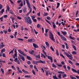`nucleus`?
Segmentation results:
<instances>
[{
    "label": "nucleus",
    "instance_id": "40",
    "mask_svg": "<svg viewBox=\"0 0 79 79\" xmlns=\"http://www.w3.org/2000/svg\"><path fill=\"white\" fill-rule=\"evenodd\" d=\"M53 77L54 79H58V78L56 76H53Z\"/></svg>",
    "mask_w": 79,
    "mask_h": 79
},
{
    "label": "nucleus",
    "instance_id": "34",
    "mask_svg": "<svg viewBox=\"0 0 79 79\" xmlns=\"http://www.w3.org/2000/svg\"><path fill=\"white\" fill-rule=\"evenodd\" d=\"M35 58H40V55H38L37 56H35Z\"/></svg>",
    "mask_w": 79,
    "mask_h": 79
},
{
    "label": "nucleus",
    "instance_id": "39",
    "mask_svg": "<svg viewBox=\"0 0 79 79\" xmlns=\"http://www.w3.org/2000/svg\"><path fill=\"white\" fill-rule=\"evenodd\" d=\"M23 6V2L22 1L21 3V4H20V6Z\"/></svg>",
    "mask_w": 79,
    "mask_h": 79
},
{
    "label": "nucleus",
    "instance_id": "47",
    "mask_svg": "<svg viewBox=\"0 0 79 79\" xmlns=\"http://www.w3.org/2000/svg\"><path fill=\"white\" fill-rule=\"evenodd\" d=\"M45 20H46V21L47 22V23H48V24H50V25H51V26L52 25V24H51V23H50V22L49 21H48L46 19Z\"/></svg>",
    "mask_w": 79,
    "mask_h": 79
},
{
    "label": "nucleus",
    "instance_id": "54",
    "mask_svg": "<svg viewBox=\"0 0 79 79\" xmlns=\"http://www.w3.org/2000/svg\"><path fill=\"white\" fill-rule=\"evenodd\" d=\"M47 19L48 20H50V19H51V18H50V17H47Z\"/></svg>",
    "mask_w": 79,
    "mask_h": 79
},
{
    "label": "nucleus",
    "instance_id": "27",
    "mask_svg": "<svg viewBox=\"0 0 79 79\" xmlns=\"http://www.w3.org/2000/svg\"><path fill=\"white\" fill-rule=\"evenodd\" d=\"M72 71H73V72L77 73V71L75 69H74L72 68Z\"/></svg>",
    "mask_w": 79,
    "mask_h": 79
},
{
    "label": "nucleus",
    "instance_id": "51",
    "mask_svg": "<svg viewBox=\"0 0 79 79\" xmlns=\"http://www.w3.org/2000/svg\"><path fill=\"white\" fill-rule=\"evenodd\" d=\"M11 27H14V28H15L16 27V26L15 25H12L11 26Z\"/></svg>",
    "mask_w": 79,
    "mask_h": 79
},
{
    "label": "nucleus",
    "instance_id": "53",
    "mask_svg": "<svg viewBox=\"0 0 79 79\" xmlns=\"http://www.w3.org/2000/svg\"><path fill=\"white\" fill-rule=\"evenodd\" d=\"M27 63L29 65H30V64H31V62L30 61H27Z\"/></svg>",
    "mask_w": 79,
    "mask_h": 79
},
{
    "label": "nucleus",
    "instance_id": "46",
    "mask_svg": "<svg viewBox=\"0 0 79 79\" xmlns=\"http://www.w3.org/2000/svg\"><path fill=\"white\" fill-rule=\"evenodd\" d=\"M41 55L42 57H43V56L44 58H45V55H44V54L41 53Z\"/></svg>",
    "mask_w": 79,
    "mask_h": 79
},
{
    "label": "nucleus",
    "instance_id": "37",
    "mask_svg": "<svg viewBox=\"0 0 79 79\" xmlns=\"http://www.w3.org/2000/svg\"><path fill=\"white\" fill-rule=\"evenodd\" d=\"M17 40H20L21 41H23V40H23V39L21 38H17Z\"/></svg>",
    "mask_w": 79,
    "mask_h": 79
},
{
    "label": "nucleus",
    "instance_id": "2",
    "mask_svg": "<svg viewBox=\"0 0 79 79\" xmlns=\"http://www.w3.org/2000/svg\"><path fill=\"white\" fill-rule=\"evenodd\" d=\"M49 37L50 39H51L52 40H53V41H54V42L55 39H54V37H53V35L52 33L50 31H49Z\"/></svg>",
    "mask_w": 79,
    "mask_h": 79
},
{
    "label": "nucleus",
    "instance_id": "36",
    "mask_svg": "<svg viewBox=\"0 0 79 79\" xmlns=\"http://www.w3.org/2000/svg\"><path fill=\"white\" fill-rule=\"evenodd\" d=\"M57 6L56 7V8H57L59 7V6H60V3L59 2H58L57 3Z\"/></svg>",
    "mask_w": 79,
    "mask_h": 79
},
{
    "label": "nucleus",
    "instance_id": "20",
    "mask_svg": "<svg viewBox=\"0 0 79 79\" xmlns=\"http://www.w3.org/2000/svg\"><path fill=\"white\" fill-rule=\"evenodd\" d=\"M61 74H59L58 75V77L59 78V79H61Z\"/></svg>",
    "mask_w": 79,
    "mask_h": 79
},
{
    "label": "nucleus",
    "instance_id": "3",
    "mask_svg": "<svg viewBox=\"0 0 79 79\" xmlns=\"http://www.w3.org/2000/svg\"><path fill=\"white\" fill-rule=\"evenodd\" d=\"M26 23H28L29 24H32V20L29 17H28L27 21V22Z\"/></svg>",
    "mask_w": 79,
    "mask_h": 79
},
{
    "label": "nucleus",
    "instance_id": "14",
    "mask_svg": "<svg viewBox=\"0 0 79 79\" xmlns=\"http://www.w3.org/2000/svg\"><path fill=\"white\" fill-rule=\"evenodd\" d=\"M27 10V8L26 7H24L23 8V11L24 13H26V12H27V10Z\"/></svg>",
    "mask_w": 79,
    "mask_h": 79
},
{
    "label": "nucleus",
    "instance_id": "35",
    "mask_svg": "<svg viewBox=\"0 0 79 79\" xmlns=\"http://www.w3.org/2000/svg\"><path fill=\"white\" fill-rule=\"evenodd\" d=\"M45 44L46 45H47V46H48V47H49V44H48V42H46Z\"/></svg>",
    "mask_w": 79,
    "mask_h": 79
},
{
    "label": "nucleus",
    "instance_id": "18",
    "mask_svg": "<svg viewBox=\"0 0 79 79\" xmlns=\"http://www.w3.org/2000/svg\"><path fill=\"white\" fill-rule=\"evenodd\" d=\"M22 71L24 73H27V74H29V73L28 72L25 71V70H24V69H22Z\"/></svg>",
    "mask_w": 79,
    "mask_h": 79
},
{
    "label": "nucleus",
    "instance_id": "45",
    "mask_svg": "<svg viewBox=\"0 0 79 79\" xmlns=\"http://www.w3.org/2000/svg\"><path fill=\"white\" fill-rule=\"evenodd\" d=\"M7 11H10V7H9V6H8V5L7 6Z\"/></svg>",
    "mask_w": 79,
    "mask_h": 79
},
{
    "label": "nucleus",
    "instance_id": "33",
    "mask_svg": "<svg viewBox=\"0 0 79 79\" xmlns=\"http://www.w3.org/2000/svg\"><path fill=\"white\" fill-rule=\"evenodd\" d=\"M40 63H44V64H45V61H43L42 60H40Z\"/></svg>",
    "mask_w": 79,
    "mask_h": 79
},
{
    "label": "nucleus",
    "instance_id": "6",
    "mask_svg": "<svg viewBox=\"0 0 79 79\" xmlns=\"http://www.w3.org/2000/svg\"><path fill=\"white\" fill-rule=\"evenodd\" d=\"M19 56H20L21 59H22V60L23 61H25V59L24 58V56H22V55L19 54Z\"/></svg>",
    "mask_w": 79,
    "mask_h": 79
},
{
    "label": "nucleus",
    "instance_id": "43",
    "mask_svg": "<svg viewBox=\"0 0 79 79\" xmlns=\"http://www.w3.org/2000/svg\"><path fill=\"white\" fill-rule=\"evenodd\" d=\"M56 54L57 55H58V56H59V53H58V51L57 50V49H56Z\"/></svg>",
    "mask_w": 79,
    "mask_h": 79
},
{
    "label": "nucleus",
    "instance_id": "41",
    "mask_svg": "<svg viewBox=\"0 0 79 79\" xmlns=\"http://www.w3.org/2000/svg\"><path fill=\"white\" fill-rule=\"evenodd\" d=\"M52 66L53 67V68H56V66L55 65V64H52Z\"/></svg>",
    "mask_w": 79,
    "mask_h": 79
},
{
    "label": "nucleus",
    "instance_id": "25",
    "mask_svg": "<svg viewBox=\"0 0 79 79\" xmlns=\"http://www.w3.org/2000/svg\"><path fill=\"white\" fill-rule=\"evenodd\" d=\"M62 74V77H63V78H64V77H66L67 76H66V74Z\"/></svg>",
    "mask_w": 79,
    "mask_h": 79
},
{
    "label": "nucleus",
    "instance_id": "61",
    "mask_svg": "<svg viewBox=\"0 0 79 79\" xmlns=\"http://www.w3.org/2000/svg\"><path fill=\"white\" fill-rule=\"evenodd\" d=\"M32 20L34 19L35 18V16H32L31 17Z\"/></svg>",
    "mask_w": 79,
    "mask_h": 79
},
{
    "label": "nucleus",
    "instance_id": "24",
    "mask_svg": "<svg viewBox=\"0 0 79 79\" xmlns=\"http://www.w3.org/2000/svg\"><path fill=\"white\" fill-rule=\"evenodd\" d=\"M69 38H70V39H72V40H74V39H75V38H74L73 37H72L71 35L69 36Z\"/></svg>",
    "mask_w": 79,
    "mask_h": 79
},
{
    "label": "nucleus",
    "instance_id": "56",
    "mask_svg": "<svg viewBox=\"0 0 79 79\" xmlns=\"http://www.w3.org/2000/svg\"><path fill=\"white\" fill-rule=\"evenodd\" d=\"M10 13L12 15L13 14V12L12 10H10Z\"/></svg>",
    "mask_w": 79,
    "mask_h": 79
},
{
    "label": "nucleus",
    "instance_id": "15",
    "mask_svg": "<svg viewBox=\"0 0 79 79\" xmlns=\"http://www.w3.org/2000/svg\"><path fill=\"white\" fill-rule=\"evenodd\" d=\"M64 44L66 45V49H68V48H69V47H68V44H67V43H64Z\"/></svg>",
    "mask_w": 79,
    "mask_h": 79
},
{
    "label": "nucleus",
    "instance_id": "49",
    "mask_svg": "<svg viewBox=\"0 0 79 79\" xmlns=\"http://www.w3.org/2000/svg\"><path fill=\"white\" fill-rule=\"evenodd\" d=\"M16 35H17V32L16 31L15 32V35H14V36L15 37V38H16Z\"/></svg>",
    "mask_w": 79,
    "mask_h": 79
},
{
    "label": "nucleus",
    "instance_id": "11",
    "mask_svg": "<svg viewBox=\"0 0 79 79\" xmlns=\"http://www.w3.org/2000/svg\"><path fill=\"white\" fill-rule=\"evenodd\" d=\"M33 45L34 48H38L39 46L37 45V44L33 43Z\"/></svg>",
    "mask_w": 79,
    "mask_h": 79
},
{
    "label": "nucleus",
    "instance_id": "7",
    "mask_svg": "<svg viewBox=\"0 0 79 79\" xmlns=\"http://www.w3.org/2000/svg\"><path fill=\"white\" fill-rule=\"evenodd\" d=\"M47 58L49 60H50L51 63H53V58L52 56H47Z\"/></svg>",
    "mask_w": 79,
    "mask_h": 79
},
{
    "label": "nucleus",
    "instance_id": "10",
    "mask_svg": "<svg viewBox=\"0 0 79 79\" xmlns=\"http://www.w3.org/2000/svg\"><path fill=\"white\" fill-rule=\"evenodd\" d=\"M35 40L34 39H30L29 40H28V42H35Z\"/></svg>",
    "mask_w": 79,
    "mask_h": 79
},
{
    "label": "nucleus",
    "instance_id": "26",
    "mask_svg": "<svg viewBox=\"0 0 79 79\" xmlns=\"http://www.w3.org/2000/svg\"><path fill=\"white\" fill-rule=\"evenodd\" d=\"M15 55L16 57H17V51H16V49H15Z\"/></svg>",
    "mask_w": 79,
    "mask_h": 79
},
{
    "label": "nucleus",
    "instance_id": "23",
    "mask_svg": "<svg viewBox=\"0 0 79 79\" xmlns=\"http://www.w3.org/2000/svg\"><path fill=\"white\" fill-rule=\"evenodd\" d=\"M34 68L35 69V70H36V71L37 72L39 71V70L37 69V67H36V66L35 65L34 66Z\"/></svg>",
    "mask_w": 79,
    "mask_h": 79
},
{
    "label": "nucleus",
    "instance_id": "30",
    "mask_svg": "<svg viewBox=\"0 0 79 79\" xmlns=\"http://www.w3.org/2000/svg\"><path fill=\"white\" fill-rule=\"evenodd\" d=\"M25 77H26V78H27V77L28 78H31V76L30 75H25Z\"/></svg>",
    "mask_w": 79,
    "mask_h": 79
},
{
    "label": "nucleus",
    "instance_id": "58",
    "mask_svg": "<svg viewBox=\"0 0 79 79\" xmlns=\"http://www.w3.org/2000/svg\"><path fill=\"white\" fill-rule=\"evenodd\" d=\"M1 51H2L3 52H5V48L2 49L1 50Z\"/></svg>",
    "mask_w": 79,
    "mask_h": 79
},
{
    "label": "nucleus",
    "instance_id": "28",
    "mask_svg": "<svg viewBox=\"0 0 79 79\" xmlns=\"http://www.w3.org/2000/svg\"><path fill=\"white\" fill-rule=\"evenodd\" d=\"M32 63L34 64H37V61H33Z\"/></svg>",
    "mask_w": 79,
    "mask_h": 79
},
{
    "label": "nucleus",
    "instance_id": "5",
    "mask_svg": "<svg viewBox=\"0 0 79 79\" xmlns=\"http://www.w3.org/2000/svg\"><path fill=\"white\" fill-rule=\"evenodd\" d=\"M64 54H65V55H66L67 57H69V58H73V55H69L68 54V53H67V52H64Z\"/></svg>",
    "mask_w": 79,
    "mask_h": 79
},
{
    "label": "nucleus",
    "instance_id": "32",
    "mask_svg": "<svg viewBox=\"0 0 79 79\" xmlns=\"http://www.w3.org/2000/svg\"><path fill=\"white\" fill-rule=\"evenodd\" d=\"M15 50V48L13 49V50H12L11 52H10L9 53V54H10V53H13V52Z\"/></svg>",
    "mask_w": 79,
    "mask_h": 79
},
{
    "label": "nucleus",
    "instance_id": "1",
    "mask_svg": "<svg viewBox=\"0 0 79 79\" xmlns=\"http://www.w3.org/2000/svg\"><path fill=\"white\" fill-rule=\"evenodd\" d=\"M26 1L29 8L30 9V11L27 14V15H29L31 13V11H32V8L31 7V4H30V3L29 2V0H26Z\"/></svg>",
    "mask_w": 79,
    "mask_h": 79
},
{
    "label": "nucleus",
    "instance_id": "62",
    "mask_svg": "<svg viewBox=\"0 0 79 79\" xmlns=\"http://www.w3.org/2000/svg\"><path fill=\"white\" fill-rule=\"evenodd\" d=\"M32 20L33 22H37V19H33Z\"/></svg>",
    "mask_w": 79,
    "mask_h": 79
},
{
    "label": "nucleus",
    "instance_id": "42",
    "mask_svg": "<svg viewBox=\"0 0 79 79\" xmlns=\"http://www.w3.org/2000/svg\"><path fill=\"white\" fill-rule=\"evenodd\" d=\"M50 48L51 50H52V51H53V52L54 51V49H53V47H52V46L50 47Z\"/></svg>",
    "mask_w": 79,
    "mask_h": 79
},
{
    "label": "nucleus",
    "instance_id": "8",
    "mask_svg": "<svg viewBox=\"0 0 79 79\" xmlns=\"http://www.w3.org/2000/svg\"><path fill=\"white\" fill-rule=\"evenodd\" d=\"M14 61L15 62H17V64H20V62H19V60H18V58H16L15 59H14Z\"/></svg>",
    "mask_w": 79,
    "mask_h": 79
},
{
    "label": "nucleus",
    "instance_id": "44",
    "mask_svg": "<svg viewBox=\"0 0 79 79\" xmlns=\"http://www.w3.org/2000/svg\"><path fill=\"white\" fill-rule=\"evenodd\" d=\"M3 32L5 33V34H6V33L8 32V31L4 30H3Z\"/></svg>",
    "mask_w": 79,
    "mask_h": 79
},
{
    "label": "nucleus",
    "instance_id": "50",
    "mask_svg": "<svg viewBox=\"0 0 79 79\" xmlns=\"http://www.w3.org/2000/svg\"><path fill=\"white\" fill-rule=\"evenodd\" d=\"M2 8H3V6H2V5L0 4V10L2 9Z\"/></svg>",
    "mask_w": 79,
    "mask_h": 79
},
{
    "label": "nucleus",
    "instance_id": "16",
    "mask_svg": "<svg viewBox=\"0 0 79 79\" xmlns=\"http://www.w3.org/2000/svg\"><path fill=\"white\" fill-rule=\"evenodd\" d=\"M27 58L28 60H32V58L29 56H27Z\"/></svg>",
    "mask_w": 79,
    "mask_h": 79
},
{
    "label": "nucleus",
    "instance_id": "29",
    "mask_svg": "<svg viewBox=\"0 0 79 79\" xmlns=\"http://www.w3.org/2000/svg\"><path fill=\"white\" fill-rule=\"evenodd\" d=\"M72 54L73 55H76V54H77V52H76V51H73L72 52Z\"/></svg>",
    "mask_w": 79,
    "mask_h": 79
},
{
    "label": "nucleus",
    "instance_id": "59",
    "mask_svg": "<svg viewBox=\"0 0 79 79\" xmlns=\"http://www.w3.org/2000/svg\"><path fill=\"white\" fill-rule=\"evenodd\" d=\"M34 30L35 32V34H37V33H38V32L36 31H35V29H34Z\"/></svg>",
    "mask_w": 79,
    "mask_h": 79
},
{
    "label": "nucleus",
    "instance_id": "21",
    "mask_svg": "<svg viewBox=\"0 0 79 79\" xmlns=\"http://www.w3.org/2000/svg\"><path fill=\"white\" fill-rule=\"evenodd\" d=\"M57 73L58 74H64V72L62 71H59L57 72Z\"/></svg>",
    "mask_w": 79,
    "mask_h": 79
},
{
    "label": "nucleus",
    "instance_id": "9",
    "mask_svg": "<svg viewBox=\"0 0 79 79\" xmlns=\"http://www.w3.org/2000/svg\"><path fill=\"white\" fill-rule=\"evenodd\" d=\"M60 37L63 40H64V41H66V38H65V37H64L63 35H61Z\"/></svg>",
    "mask_w": 79,
    "mask_h": 79
},
{
    "label": "nucleus",
    "instance_id": "38",
    "mask_svg": "<svg viewBox=\"0 0 79 79\" xmlns=\"http://www.w3.org/2000/svg\"><path fill=\"white\" fill-rule=\"evenodd\" d=\"M1 72L3 74H4V70H3V69L1 68Z\"/></svg>",
    "mask_w": 79,
    "mask_h": 79
},
{
    "label": "nucleus",
    "instance_id": "55",
    "mask_svg": "<svg viewBox=\"0 0 79 79\" xmlns=\"http://www.w3.org/2000/svg\"><path fill=\"white\" fill-rule=\"evenodd\" d=\"M63 68H64V69L65 70H66V69H67L66 66V65H63Z\"/></svg>",
    "mask_w": 79,
    "mask_h": 79
},
{
    "label": "nucleus",
    "instance_id": "52",
    "mask_svg": "<svg viewBox=\"0 0 79 79\" xmlns=\"http://www.w3.org/2000/svg\"><path fill=\"white\" fill-rule=\"evenodd\" d=\"M32 71L33 74H34V75H35V72L34 70H32Z\"/></svg>",
    "mask_w": 79,
    "mask_h": 79
},
{
    "label": "nucleus",
    "instance_id": "13",
    "mask_svg": "<svg viewBox=\"0 0 79 79\" xmlns=\"http://www.w3.org/2000/svg\"><path fill=\"white\" fill-rule=\"evenodd\" d=\"M52 24H53V27L54 29H55V28L56 27V25H55V22H52Z\"/></svg>",
    "mask_w": 79,
    "mask_h": 79
},
{
    "label": "nucleus",
    "instance_id": "48",
    "mask_svg": "<svg viewBox=\"0 0 79 79\" xmlns=\"http://www.w3.org/2000/svg\"><path fill=\"white\" fill-rule=\"evenodd\" d=\"M70 77L71 78V79H74V77H73L72 76V75H71L70 76Z\"/></svg>",
    "mask_w": 79,
    "mask_h": 79
},
{
    "label": "nucleus",
    "instance_id": "60",
    "mask_svg": "<svg viewBox=\"0 0 79 79\" xmlns=\"http://www.w3.org/2000/svg\"><path fill=\"white\" fill-rule=\"evenodd\" d=\"M0 20L2 22L3 21V16H2L1 18H0Z\"/></svg>",
    "mask_w": 79,
    "mask_h": 79
},
{
    "label": "nucleus",
    "instance_id": "22",
    "mask_svg": "<svg viewBox=\"0 0 79 79\" xmlns=\"http://www.w3.org/2000/svg\"><path fill=\"white\" fill-rule=\"evenodd\" d=\"M34 68L35 69V70H36V71L37 72L39 71V70L37 69V67H36V66L35 65L34 66Z\"/></svg>",
    "mask_w": 79,
    "mask_h": 79
},
{
    "label": "nucleus",
    "instance_id": "64",
    "mask_svg": "<svg viewBox=\"0 0 79 79\" xmlns=\"http://www.w3.org/2000/svg\"><path fill=\"white\" fill-rule=\"evenodd\" d=\"M44 16H47V15H48V13H46L45 12H44Z\"/></svg>",
    "mask_w": 79,
    "mask_h": 79
},
{
    "label": "nucleus",
    "instance_id": "31",
    "mask_svg": "<svg viewBox=\"0 0 79 79\" xmlns=\"http://www.w3.org/2000/svg\"><path fill=\"white\" fill-rule=\"evenodd\" d=\"M69 63H70V64H71L72 65L73 64V62L71 60H69L68 61Z\"/></svg>",
    "mask_w": 79,
    "mask_h": 79
},
{
    "label": "nucleus",
    "instance_id": "12",
    "mask_svg": "<svg viewBox=\"0 0 79 79\" xmlns=\"http://www.w3.org/2000/svg\"><path fill=\"white\" fill-rule=\"evenodd\" d=\"M61 32L63 35H65L67 34V32L66 31H61Z\"/></svg>",
    "mask_w": 79,
    "mask_h": 79
},
{
    "label": "nucleus",
    "instance_id": "63",
    "mask_svg": "<svg viewBox=\"0 0 79 79\" xmlns=\"http://www.w3.org/2000/svg\"><path fill=\"white\" fill-rule=\"evenodd\" d=\"M37 27H38V28H39L40 27V25H39V24H38L37 25Z\"/></svg>",
    "mask_w": 79,
    "mask_h": 79
},
{
    "label": "nucleus",
    "instance_id": "4",
    "mask_svg": "<svg viewBox=\"0 0 79 79\" xmlns=\"http://www.w3.org/2000/svg\"><path fill=\"white\" fill-rule=\"evenodd\" d=\"M18 51L19 53H20V54H21V55H23V56H27L26 54H25L24 52L21 51V50L19 49L18 50Z\"/></svg>",
    "mask_w": 79,
    "mask_h": 79
},
{
    "label": "nucleus",
    "instance_id": "57",
    "mask_svg": "<svg viewBox=\"0 0 79 79\" xmlns=\"http://www.w3.org/2000/svg\"><path fill=\"white\" fill-rule=\"evenodd\" d=\"M25 20V23H27V19L26 17L24 18Z\"/></svg>",
    "mask_w": 79,
    "mask_h": 79
},
{
    "label": "nucleus",
    "instance_id": "19",
    "mask_svg": "<svg viewBox=\"0 0 79 79\" xmlns=\"http://www.w3.org/2000/svg\"><path fill=\"white\" fill-rule=\"evenodd\" d=\"M4 11H5V9H2L0 13L2 14L3 13V12H4Z\"/></svg>",
    "mask_w": 79,
    "mask_h": 79
},
{
    "label": "nucleus",
    "instance_id": "17",
    "mask_svg": "<svg viewBox=\"0 0 79 79\" xmlns=\"http://www.w3.org/2000/svg\"><path fill=\"white\" fill-rule=\"evenodd\" d=\"M4 46H5L4 44H1L0 45V48H1V49H2V48H3Z\"/></svg>",
    "mask_w": 79,
    "mask_h": 79
}]
</instances>
